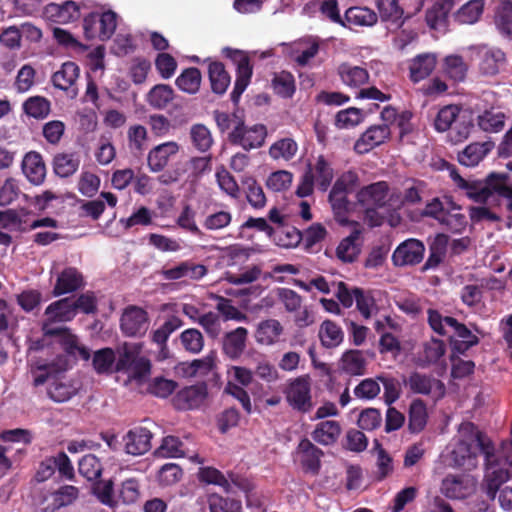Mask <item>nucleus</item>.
<instances>
[{
	"label": "nucleus",
	"instance_id": "obj_10",
	"mask_svg": "<svg viewBox=\"0 0 512 512\" xmlns=\"http://www.w3.org/2000/svg\"><path fill=\"white\" fill-rule=\"evenodd\" d=\"M44 335L57 337V343L65 352L62 356H65L68 361L69 357H72L75 361L78 358L87 361L91 357L90 350L79 343L78 337L73 334L69 328L63 330H50L46 326L44 328Z\"/></svg>",
	"mask_w": 512,
	"mask_h": 512
},
{
	"label": "nucleus",
	"instance_id": "obj_24",
	"mask_svg": "<svg viewBox=\"0 0 512 512\" xmlns=\"http://www.w3.org/2000/svg\"><path fill=\"white\" fill-rule=\"evenodd\" d=\"M21 169L27 180L33 185H41L46 177V165L43 157L36 151L25 154Z\"/></svg>",
	"mask_w": 512,
	"mask_h": 512
},
{
	"label": "nucleus",
	"instance_id": "obj_33",
	"mask_svg": "<svg viewBox=\"0 0 512 512\" xmlns=\"http://www.w3.org/2000/svg\"><path fill=\"white\" fill-rule=\"evenodd\" d=\"M80 163L78 152L57 153L53 158V171L61 178H68L78 171Z\"/></svg>",
	"mask_w": 512,
	"mask_h": 512
},
{
	"label": "nucleus",
	"instance_id": "obj_57",
	"mask_svg": "<svg viewBox=\"0 0 512 512\" xmlns=\"http://www.w3.org/2000/svg\"><path fill=\"white\" fill-rule=\"evenodd\" d=\"M190 138L193 147L199 152H207L213 145V137L210 130L204 124H194L190 128Z\"/></svg>",
	"mask_w": 512,
	"mask_h": 512
},
{
	"label": "nucleus",
	"instance_id": "obj_1",
	"mask_svg": "<svg viewBox=\"0 0 512 512\" xmlns=\"http://www.w3.org/2000/svg\"><path fill=\"white\" fill-rule=\"evenodd\" d=\"M70 367V362L65 356H57L53 361L36 363L33 385L40 386L48 383L47 395L56 403H64L74 397L79 390L76 383L64 372Z\"/></svg>",
	"mask_w": 512,
	"mask_h": 512
},
{
	"label": "nucleus",
	"instance_id": "obj_54",
	"mask_svg": "<svg viewBox=\"0 0 512 512\" xmlns=\"http://www.w3.org/2000/svg\"><path fill=\"white\" fill-rule=\"evenodd\" d=\"M460 112L461 108L457 105L442 107L434 119V128L438 132L448 131L461 116Z\"/></svg>",
	"mask_w": 512,
	"mask_h": 512
},
{
	"label": "nucleus",
	"instance_id": "obj_47",
	"mask_svg": "<svg viewBox=\"0 0 512 512\" xmlns=\"http://www.w3.org/2000/svg\"><path fill=\"white\" fill-rule=\"evenodd\" d=\"M116 354L112 348L106 347L94 352L92 366L97 374L115 372Z\"/></svg>",
	"mask_w": 512,
	"mask_h": 512
},
{
	"label": "nucleus",
	"instance_id": "obj_45",
	"mask_svg": "<svg viewBox=\"0 0 512 512\" xmlns=\"http://www.w3.org/2000/svg\"><path fill=\"white\" fill-rule=\"evenodd\" d=\"M23 112L34 119L42 120L51 112V102L43 96H31L22 104Z\"/></svg>",
	"mask_w": 512,
	"mask_h": 512
},
{
	"label": "nucleus",
	"instance_id": "obj_31",
	"mask_svg": "<svg viewBox=\"0 0 512 512\" xmlns=\"http://www.w3.org/2000/svg\"><path fill=\"white\" fill-rule=\"evenodd\" d=\"M46 13L53 19V21L60 24H66L73 22L80 17V8L76 2L68 0L61 4L50 3L46 7Z\"/></svg>",
	"mask_w": 512,
	"mask_h": 512
},
{
	"label": "nucleus",
	"instance_id": "obj_44",
	"mask_svg": "<svg viewBox=\"0 0 512 512\" xmlns=\"http://www.w3.org/2000/svg\"><path fill=\"white\" fill-rule=\"evenodd\" d=\"M340 363L341 369L352 376L363 375L367 364L361 350H348L344 352Z\"/></svg>",
	"mask_w": 512,
	"mask_h": 512
},
{
	"label": "nucleus",
	"instance_id": "obj_51",
	"mask_svg": "<svg viewBox=\"0 0 512 512\" xmlns=\"http://www.w3.org/2000/svg\"><path fill=\"white\" fill-rule=\"evenodd\" d=\"M444 73L454 82L465 80L468 72V65L460 55H448L444 59Z\"/></svg>",
	"mask_w": 512,
	"mask_h": 512
},
{
	"label": "nucleus",
	"instance_id": "obj_26",
	"mask_svg": "<svg viewBox=\"0 0 512 512\" xmlns=\"http://www.w3.org/2000/svg\"><path fill=\"white\" fill-rule=\"evenodd\" d=\"M437 64L436 55L422 53L415 56L409 63V78L413 83H418L429 77Z\"/></svg>",
	"mask_w": 512,
	"mask_h": 512
},
{
	"label": "nucleus",
	"instance_id": "obj_53",
	"mask_svg": "<svg viewBox=\"0 0 512 512\" xmlns=\"http://www.w3.org/2000/svg\"><path fill=\"white\" fill-rule=\"evenodd\" d=\"M154 455L161 458H181L185 456L184 443L176 436L168 435L162 439L161 445Z\"/></svg>",
	"mask_w": 512,
	"mask_h": 512
},
{
	"label": "nucleus",
	"instance_id": "obj_2",
	"mask_svg": "<svg viewBox=\"0 0 512 512\" xmlns=\"http://www.w3.org/2000/svg\"><path fill=\"white\" fill-rule=\"evenodd\" d=\"M427 313L431 329L439 335L449 336L453 353L464 355L470 348L479 344V337L456 318L443 316L434 309H429Z\"/></svg>",
	"mask_w": 512,
	"mask_h": 512
},
{
	"label": "nucleus",
	"instance_id": "obj_38",
	"mask_svg": "<svg viewBox=\"0 0 512 512\" xmlns=\"http://www.w3.org/2000/svg\"><path fill=\"white\" fill-rule=\"evenodd\" d=\"M79 67L76 63L68 61L62 64L60 70L52 75L55 88L67 91L75 84L79 76Z\"/></svg>",
	"mask_w": 512,
	"mask_h": 512
},
{
	"label": "nucleus",
	"instance_id": "obj_60",
	"mask_svg": "<svg viewBox=\"0 0 512 512\" xmlns=\"http://www.w3.org/2000/svg\"><path fill=\"white\" fill-rule=\"evenodd\" d=\"M198 476L201 482L218 485L222 487L226 493L234 492L231 489V485L227 477H225V475L220 470L214 467L200 468Z\"/></svg>",
	"mask_w": 512,
	"mask_h": 512
},
{
	"label": "nucleus",
	"instance_id": "obj_32",
	"mask_svg": "<svg viewBox=\"0 0 512 512\" xmlns=\"http://www.w3.org/2000/svg\"><path fill=\"white\" fill-rule=\"evenodd\" d=\"M79 495L77 487L72 485L61 486L46 498L47 505L44 512H55L56 510L71 505Z\"/></svg>",
	"mask_w": 512,
	"mask_h": 512
},
{
	"label": "nucleus",
	"instance_id": "obj_11",
	"mask_svg": "<svg viewBox=\"0 0 512 512\" xmlns=\"http://www.w3.org/2000/svg\"><path fill=\"white\" fill-rule=\"evenodd\" d=\"M44 320L42 322V332L44 333V328L47 325V328L50 330H63L67 327H53L54 323H65L74 319L75 310L72 306V298L66 297L59 299L57 301L49 304L44 312Z\"/></svg>",
	"mask_w": 512,
	"mask_h": 512
},
{
	"label": "nucleus",
	"instance_id": "obj_20",
	"mask_svg": "<svg viewBox=\"0 0 512 512\" xmlns=\"http://www.w3.org/2000/svg\"><path fill=\"white\" fill-rule=\"evenodd\" d=\"M208 395L205 384L185 387L177 392L173 404L178 410H192L199 408Z\"/></svg>",
	"mask_w": 512,
	"mask_h": 512
},
{
	"label": "nucleus",
	"instance_id": "obj_35",
	"mask_svg": "<svg viewBox=\"0 0 512 512\" xmlns=\"http://www.w3.org/2000/svg\"><path fill=\"white\" fill-rule=\"evenodd\" d=\"M341 434V426L338 421L326 420L318 423L311 433L312 439L323 445L330 446L337 442Z\"/></svg>",
	"mask_w": 512,
	"mask_h": 512
},
{
	"label": "nucleus",
	"instance_id": "obj_61",
	"mask_svg": "<svg viewBox=\"0 0 512 512\" xmlns=\"http://www.w3.org/2000/svg\"><path fill=\"white\" fill-rule=\"evenodd\" d=\"M377 9L382 21L394 24H398L403 15L397 0H377Z\"/></svg>",
	"mask_w": 512,
	"mask_h": 512
},
{
	"label": "nucleus",
	"instance_id": "obj_5",
	"mask_svg": "<svg viewBox=\"0 0 512 512\" xmlns=\"http://www.w3.org/2000/svg\"><path fill=\"white\" fill-rule=\"evenodd\" d=\"M288 405L300 413H308L313 408L309 376H298L290 380L284 389Z\"/></svg>",
	"mask_w": 512,
	"mask_h": 512
},
{
	"label": "nucleus",
	"instance_id": "obj_9",
	"mask_svg": "<svg viewBox=\"0 0 512 512\" xmlns=\"http://www.w3.org/2000/svg\"><path fill=\"white\" fill-rule=\"evenodd\" d=\"M477 481L470 475H447L441 482L440 491L451 500H465L476 492Z\"/></svg>",
	"mask_w": 512,
	"mask_h": 512
},
{
	"label": "nucleus",
	"instance_id": "obj_64",
	"mask_svg": "<svg viewBox=\"0 0 512 512\" xmlns=\"http://www.w3.org/2000/svg\"><path fill=\"white\" fill-rule=\"evenodd\" d=\"M210 512H241V502L235 499L224 498L218 494H212L208 499Z\"/></svg>",
	"mask_w": 512,
	"mask_h": 512
},
{
	"label": "nucleus",
	"instance_id": "obj_30",
	"mask_svg": "<svg viewBox=\"0 0 512 512\" xmlns=\"http://www.w3.org/2000/svg\"><path fill=\"white\" fill-rule=\"evenodd\" d=\"M206 62H208V77L212 92L217 95H223L231 83L229 73L220 61L207 59Z\"/></svg>",
	"mask_w": 512,
	"mask_h": 512
},
{
	"label": "nucleus",
	"instance_id": "obj_52",
	"mask_svg": "<svg viewBox=\"0 0 512 512\" xmlns=\"http://www.w3.org/2000/svg\"><path fill=\"white\" fill-rule=\"evenodd\" d=\"M484 10V0H470L455 13V20L461 24H473L478 21Z\"/></svg>",
	"mask_w": 512,
	"mask_h": 512
},
{
	"label": "nucleus",
	"instance_id": "obj_59",
	"mask_svg": "<svg viewBox=\"0 0 512 512\" xmlns=\"http://www.w3.org/2000/svg\"><path fill=\"white\" fill-rule=\"evenodd\" d=\"M298 151V145L292 138H283L273 143L269 148L271 158L291 160Z\"/></svg>",
	"mask_w": 512,
	"mask_h": 512
},
{
	"label": "nucleus",
	"instance_id": "obj_34",
	"mask_svg": "<svg viewBox=\"0 0 512 512\" xmlns=\"http://www.w3.org/2000/svg\"><path fill=\"white\" fill-rule=\"evenodd\" d=\"M494 143L486 141L483 143L474 142L458 153V161L467 167H474L492 150Z\"/></svg>",
	"mask_w": 512,
	"mask_h": 512
},
{
	"label": "nucleus",
	"instance_id": "obj_14",
	"mask_svg": "<svg viewBox=\"0 0 512 512\" xmlns=\"http://www.w3.org/2000/svg\"><path fill=\"white\" fill-rule=\"evenodd\" d=\"M404 384L414 394L430 395L435 389L437 398H442L445 395L446 388L444 383L434 378L430 374H425L419 371H413L409 376L404 379Z\"/></svg>",
	"mask_w": 512,
	"mask_h": 512
},
{
	"label": "nucleus",
	"instance_id": "obj_56",
	"mask_svg": "<svg viewBox=\"0 0 512 512\" xmlns=\"http://www.w3.org/2000/svg\"><path fill=\"white\" fill-rule=\"evenodd\" d=\"M505 114L503 112H494L493 110H485L477 117L479 128L485 132H500L505 125Z\"/></svg>",
	"mask_w": 512,
	"mask_h": 512
},
{
	"label": "nucleus",
	"instance_id": "obj_43",
	"mask_svg": "<svg viewBox=\"0 0 512 512\" xmlns=\"http://www.w3.org/2000/svg\"><path fill=\"white\" fill-rule=\"evenodd\" d=\"M141 356V347L137 344L124 343L117 351L115 372L126 373Z\"/></svg>",
	"mask_w": 512,
	"mask_h": 512
},
{
	"label": "nucleus",
	"instance_id": "obj_3",
	"mask_svg": "<svg viewBox=\"0 0 512 512\" xmlns=\"http://www.w3.org/2000/svg\"><path fill=\"white\" fill-rule=\"evenodd\" d=\"M222 54L236 65V80L230 98L233 103H238L252 78L253 67L250 57L245 51L230 47L223 48Z\"/></svg>",
	"mask_w": 512,
	"mask_h": 512
},
{
	"label": "nucleus",
	"instance_id": "obj_4",
	"mask_svg": "<svg viewBox=\"0 0 512 512\" xmlns=\"http://www.w3.org/2000/svg\"><path fill=\"white\" fill-rule=\"evenodd\" d=\"M117 27V14L111 10L91 12L83 19L84 36L87 40H109Z\"/></svg>",
	"mask_w": 512,
	"mask_h": 512
},
{
	"label": "nucleus",
	"instance_id": "obj_28",
	"mask_svg": "<svg viewBox=\"0 0 512 512\" xmlns=\"http://www.w3.org/2000/svg\"><path fill=\"white\" fill-rule=\"evenodd\" d=\"M361 231L354 229L349 236L343 238L336 248V256L343 263L354 262L361 252Z\"/></svg>",
	"mask_w": 512,
	"mask_h": 512
},
{
	"label": "nucleus",
	"instance_id": "obj_17",
	"mask_svg": "<svg viewBox=\"0 0 512 512\" xmlns=\"http://www.w3.org/2000/svg\"><path fill=\"white\" fill-rule=\"evenodd\" d=\"M455 6V0H435L425 12L427 26L445 33L449 26V15Z\"/></svg>",
	"mask_w": 512,
	"mask_h": 512
},
{
	"label": "nucleus",
	"instance_id": "obj_46",
	"mask_svg": "<svg viewBox=\"0 0 512 512\" xmlns=\"http://www.w3.org/2000/svg\"><path fill=\"white\" fill-rule=\"evenodd\" d=\"M428 419L427 407L425 402L420 399H414L409 406V430L412 433L421 432L426 424Z\"/></svg>",
	"mask_w": 512,
	"mask_h": 512
},
{
	"label": "nucleus",
	"instance_id": "obj_23",
	"mask_svg": "<svg viewBox=\"0 0 512 512\" xmlns=\"http://www.w3.org/2000/svg\"><path fill=\"white\" fill-rule=\"evenodd\" d=\"M304 173L311 177L322 192L328 190L334 178V169L323 155H319L314 163H309Z\"/></svg>",
	"mask_w": 512,
	"mask_h": 512
},
{
	"label": "nucleus",
	"instance_id": "obj_19",
	"mask_svg": "<svg viewBox=\"0 0 512 512\" xmlns=\"http://www.w3.org/2000/svg\"><path fill=\"white\" fill-rule=\"evenodd\" d=\"M460 432L468 435L470 440L476 442L480 452L484 455V466L498 463L499 460L495 454V446L493 442L472 422L461 424Z\"/></svg>",
	"mask_w": 512,
	"mask_h": 512
},
{
	"label": "nucleus",
	"instance_id": "obj_48",
	"mask_svg": "<svg viewBox=\"0 0 512 512\" xmlns=\"http://www.w3.org/2000/svg\"><path fill=\"white\" fill-rule=\"evenodd\" d=\"M202 75L198 68L189 67L184 69L176 78L177 87L188 94H195L199 91Z\"/></svg>",
	"mask_w": 512,
	"mask_h": 512
},
{
	"label": "nucleus",
	"instance_id": "obj_63",
	"mask_svg": "<svg viewBox=\"0 0 512 512\" xmlns=\"http://www.w3.org/2000/svg\"><path fill=\"white\" fill-rule=\"evenodd\" d=\"M446 345L443 340L432 338L424 343L423 366L437 363L445 354Z\"/></svg>",
	"mask_w": 512,
	"mask_h": 512
},
{
	"label": "nucleus",
	"instance_id": "obj_58",
	"mask_svg": "<svg viewBox=\"0 0 512 512\" xmlns=\"http://www.w3.org/2000/svg\"><path fill=\"white\" fill-rule=\"evenodd\" d=\"M79 473L88 481L97 480L103 471V466L98 457L93 454L84 455L78 462Z\"/></svg>",
	"mask_w": 512,
	"mask_h": 512
},
{
	"label": "nucleus",
	"instance_id": "obj_29",
	"mask_svg": "<svg viewBox=\"0 0 512 512\" xmlns=\"http://www.w3.org/2000/svg\"><path fill=\"white\" fill-rule=\"evenodd\" d=\"M449 245V236L438 233L429 243V256L422 267L423 271L437 268L445 259Z\"/></svg>",
	"mask_w": 512,
	"mask_h": 512
},
{
	"label": "nucleus",
	"instance_id": "obj_25",
	"mask_svg": "<svg viewBox=\"0 0 512 512\" xmlns=\"http://www.w3.org/2000/svg\"><path fill=\"white\" fill-rule=\"evenodd\" d=\"M248 330L245 327L236 329L224 334L222 338V351L231 360H237L246 348Z\"/></svg>",
	"mask_w": 512,
	"mask_h": 512
},
{
	"label": "nucleus",
	"instance_id": "obj_39",
	"mask_svg": "<svg viewBox=\"0 0 512 512\" xmlns=\"http://www.w3.org/2000/svg\"><path fill=\"white\" fill-rule=\"evenodd\" d=\"M318 336L322 346L331 349L343 342L344 332L336 322L326 319L320 325Z\"/></svg>",
	"mask_w": 512,
	"mask_h": 512
},
{
	"label": "nucleus",
	"instance_id": "obj_49",
	"mask_svg": "<svg viewBox=\"0 0 512 512\" xmlns=\"http://www.w3.org/2000/svg\"><path fill=\"white\" fill-rule=\"evenodd\" d=\"M183 325V321L172 316L165 321L158 329L154 330L151 335L153 343L160 347L161 352L167 351V340L169 336Z\"/></svg>",
	"mask_w": 512,
	"mask_h": 512
},
{
	"label": "nucleus",
	"instance_id": "obj_12",
	"mask_svg": "<svg viewBox=\"0 0 512 512\" xmlns=\"http://www.w3.org/2000/svg\"><path fill=\"white\" fill-rule=\"evenodd\" d=\"M148 313L138 306H128L120 319V327L128 337H142L148 330Z\"/></svg>",
	"mask_w": 512,
	"mask_h": 512
},
{
	"label": "nucleus",
	"instance_id": "obj_22",
	"mask_svg": "<svg viewBox=\"0 0 512 512\" xmlns=\"http://www.w3.org/2000/svg\"><path fill=\"white\" fill-rule=\"evenodd\" d=\"M85 286L83 274L75 267L64 268L57 276L52 294L55 297L73 293Z\"/></svg>",
	"mask_w": 512,
	"mask_h": 512
},
{
	"label": "nucleus",
	"instance_id": "obj_8",
	"mask_svg": "<svg viewBox=\"0 0 512 512\" xmlns=\"http://www.w3.org/2000/svg\"><path fill=\"white\" fill-rule=\"evenodd\" d=\"M389 185L386 181H378L362 187L356 194L357 202L365 208L366 215L379 208H384L388 202Z\"/></svg>",
	"mask_w": 512,
	"mask_h": 512
},
{
	"label": "nucleus",
	"instance_id": "obj_55",
	"mask_svg": "<svg viewBox=\"0 0 512 512\" xmlns=\"http://www.w3.org/2000/svg\"><path fill=\"white\" fill-rule=\"evenodd\" d=\"M274 92L282 98H291L296 90L295 78L288 71L275 73L272 79Z\"/></svg>",
	"mask_w": 512,
	"mask_h": 512
},
{
	"label": "nucleus",
	"instance_id": "obj_18",
	"mask_svg": "<svg viewBox=\"0 0 512 512\" xmlns=\"http://www.w3.org/2000/svg\"><path fill=\"white\" fill-rule=\"evenodd\" d=\"M180 151L176 141H167L154 146L147 155V165L154 173L161 172Z\"/></svg>",
	"mask_w": 512,
	"mask_h": 512
},
{
	"label": "nucleus",
	"instance_id": "obj_37",
	"mask_svg": "<svg viewBox=\"0 0 512 512\" xmlns=\"http://www.w3.org/2000/svg\"><path fill=\"white\" fill-rule=\"evenodd\" d=\"M377 22V14L367 7H350L344 15L343 27L372 26Z\"/></svg>",
	"mask_w": 512,
	"mask_h": 512
},
{
	"label": "nucleus",
	"instance_id": "obj_50",
	"mask_svg": "<svg viewBox=\"0 0 512 512\" xmlns=\"http://www.w3.org/2000/svg\"><path fill=\"white\" fill-rule=\"evenodd\" d=\"M174 99V90L168 84H157L147 94V102L155 109H164Z\"/></svg>",
	"mask_w": 512,
	"mask_h": 512
},
{
	"label": "nucleus",
	"instance_id": "obj_7",
	"mask_svg": "<svg viewBox=\"0 0 512 512\" xmlns=\"http://www.w3.org/2000/svg\"><path fill=\"white\" fill-rule=\"evenodd\" d=\"M324 452L308 438H302L294 452L295 461L299 463L302 471L316 476L322 467Z\"/></svg>",
	"mask_w": 512,
	"mask_h": 512
},
{
	"label": "nucleus",
	"instance_id": "obj_40",
	"mask_svg": "<svg viewBox=\"0 0 512 512\" xmlns=\"http://www.w3.org/2000/svg\"><path fill=\"white\" fill-rule=\"evenodd\" d=\"M452 460L455 466L465 469L475 468L477 465V455L472 451L471 444L467 440H459L451 452Z\"/></svg>",
	"mask_w": 512,
	"mask_h": 512
},
{
	"label": "nucleus",
	"instance_id": "obj_15",
	"mask_svg": "<svg viewBox=\"0 0 512 512\" xmlns=\"http://www.w3.org/2000/svg\"><path fill=\"white\" fill-rule=\"evenodd\" d=\"M153 433L146 427L135 426L123 436L124 451L132 456L147 453L152 445Z\"/></svg>",
	"mask_w": 512,
	"mask_h": 512
},
{
	"label": "nucleus",
	"instance_id": "obj_36",
	"mask_svg": "<svg viewBox=\"0 0 512 512\" xmlns=\"http://www.w3.org/2000/svg\"><path fill=\"white\" fill-rule=\"evenodd\" d=\"M499 176L500 174H490L487 177L484 185L476 181L470 182L466 180V186L461 187L460 189L465 190L466 195L473 201L478 203H485L491 195L496 193V191H494L492 188L493 184L496 182L491 181L492 178H499Z\"/></svg>",
	"mask_w": 512,
	"mask_h": 512
},
{
	"label": "nucleus",
	"instance_id": "obj_42",
	"mask_svg": "<svg viewBox=\"0 0 512 512\" xmlns=\"http://www.w3.org/2000/svg\"><path fill=\"white\" fill-rule=\"evenodd\" d=\"M338 74L341 81L350 87H359L369 80V73L365 68L349 63H342L338 67Z\"/></svg>",
	"mask_w": 512,
	"mask_h": 512
},
{
	"label": "nucleus",
	"instance_id": "obj_27",
	"mask_svg": "<svg viewBox=\"0 0 512 512\" xmlns=\"http://www.w3.org/2000/svg\"><path fill=\"white\" fill-rule=\"evenodd\" d=\"M284 327L277 319H266L258 323L255 331V340L260 345L272 346L279 342Z\"/></svg>",
	"mask_w": 512,
	"mask_h": 512
},
{
	"label": "nucleus",
	"instance_id": "obj_16",
	"mask_svg": "<svg viewBox=\"0 0 512 512\" xmlns=\"http://www.w3.org/2000/svg\"><path fill=\"white\" fill-rule=\"evenodd\" d=\"M510 471L500 467L499 462L484 466L481 490L490 500H495L501 486L510 479Z\"/></svg>",
	"mask_w": 512,
	"mask_h": 512
},
{
	"label": "nucleus",
	"instance_id": "obj_6",
	"mask_svg": "<svg viewBox=\"0 0 512 512\" xmlns=\"http://www.w3.org/2000/svg\"><path fill=\"white\" fill-rule=\"evenodd\" d=\"M266 136L265 125L256 124L248 128L245 126V122H239V126H235L228 134V140L231 144L241 146L244 150L249 151L261 147Z\"/></svg>",
	"mask_w": 512,
	"mask_h": 512
},
{
	"label": "nucleus",
	"instance_id": "obj_62",
	"mask_svg": "<svg viewBox=\"0 0 512 512\" xmlns=\"http://www.w3.org/2000/svg\"><path fill=\"white\" fill-rule=\"evenodd\" d=\"M496 25L503 35L512 39V1H504L496 12Z\"/></svg>",
	"mask_w": 512,
	"mask_h": 512
},
{
	"label": "nucleus",
	"instance_id": "obj_21",
	"mask_svg": "<svg viewBox=\"0 0 512 512\" xmlns=\"http://www.w3.org/2000/svg\"><path fill=\"white\" fill-rule=\"evenodd\" d=\"M391 130L387 124L370 126L356 141L354 150L359 154H365L373 148L383 144L390 138Z\"/></svg>",
	"mask_w": 512,
	"mask_h": 512
},
{
	"label": "nucleus",
	"instance_id": "obj_13",
	"mask_svg": "<svg viewBox=\"0 0 512 512\" xmlns=\"http://www.w3.org/2000/svg\"><path fill=\"white\" fill-rule=\"evenodd\" d=\"M425 246L418 239H407L400 243L394 250L392 262L397 267L414 266L419 264L424 257Z\"/></svg>",
	"mask_w": 512,
	"mask_h": 512
},
{
	"label": "nucleus",
	"instance_id": "obj_41",
	"mask_svg": "<svg viewBox=\"0 0 512 512\" xmlns=\"http://www.w3.org/2000/svg\"><path fill=\"white\" fill-rule=\"evenodd\" d=\"M274 243L283 248L296 247L302 241V232L287 223L274 227V234L271 236Z\"/></svg>",
	"mask_w": 512,
	"mask_h": 512
}]
</instances>
